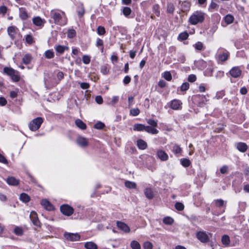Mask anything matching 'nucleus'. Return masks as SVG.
<instances>
[{
	"mask_svg": "<svg viewBox=\"0 0 249 249\" xmlns=\"http://www.w3.org/2000/svg\"><path fill=\"white\" fill-rule=\"evenodd\" d=\"M205 14L201 11H195L189 17L188 22L193 25L202 23L205 19Z\"/></svg>",
	"mask_w": 249,
	"mask_h": 249,
	"instance_id": "obj_1",
	"label": "nucleus"
},
{
	"mask_svg": "<svg viewBox=\"0 0 249 249\" xmlns=\"http://www.w3.org/2000/svg\"><path fill=\"white\" fill-rule=\"evenodd\" d=\"M61 13L62 15L55 10H52L50 13L55 24L59 25H64L67 23V18L65 17V13L63 11H61Z\"/></svg>",
	"mask_w": 249,
	"mask_h": 249,
	"instance_id": "obj_2",
	"label": "nucleus"
},
{
	"mask_svg": "<svg viewBox=\"0 0 249 249\" xmlns=\"http://www.w3.org/2000/svg\"><path fill=\"white\" fill-rule=\"evenodd\" d=\"M196 238L200 242L202 243H207L210 241V237L212 236V234L205 231H200L196 233Z\"/></svg>",
	"mask_w": 249,
	"mask_h": 249,
	"instance_id": "obj_3",
	"label": "nucleus"
},
{
	"mask_svg": "<svg viewBox=\"0 0 249 249\" xmlns=\"http://www.w3.org/2000/svg\"><path fill=\"white\" fill-rule=\"evenodd\" d=\"M4 73L10 76L14 82H18L20 80L18 72L11 68L5 67L3 69Z\"/></svg>",
	"mask_w": 249,
	"mask_h": 249,
	"instance_id": "obj_4",
	"label": "nucleus"
},
{
	"mask_svg": "<svg viewBox=\"0 0 249 249\" xmlns=\"http://www.w3.org/2000/svg\"><path fill=\"white\" fill-rule=\"evenodd\" d=\"M43 122V119L42 118L37 117L29 123V128L32 131H36L40 128Z\"/></svg>",
	"mask_w": 249,
	"mask_h": 249,
	"instance_id": "obj_5",
	"label": "nucleus"
},
{
	"mask_svg": "<svg viewBox=\"0 0 249 249\" xmlns=\"http://www.w3.org/2000/svg\"><path fill=\"white\" fill-rule=\"evenodd\" d=\"M60 210L63 214L67 216L72 215L74 212L73 209L67 204L62 205L60 207Z\"/></svg>",
	"mask_w": 249,
	"mask_h": 249,
	"instance_id": "obj_6",
	"label": "nucleus"
},
{
	"mask_svg": "<svg viewBox=\"0 0 249 249\" xmlns=\"http://www.w3.org/2000/svg\"><path fill=\"white\" fill-rule=\"evenodd\" d=\"M65 238L69 241H76L79 240L80 236L78 233L65 232L64 234Z\"/></svg>",
	"mask_w": 249,
	"mask_h": 249,
	"instance_id": "obj_7",
	"label": "nucleus"
},
{
	"mask_svg": "<svg viewBox=\"0 0 249 249\" xmlns=\"http://www.w3.org/2000/svg\"><path fill=\"white\" fill-rule=\"evenodd\" d=\"M41 205L47 211H53L54 209L52 204L47 199H43L41 201Z\"/></svg>",
	"mask_w": 249,
	"mask_h": 249,
	"instance_id": "obj_8",
	"label": "nucleus"
},
{
	"mask_svg": "<svg viewBox=\"0 0 249 249\" xmlns=\"http://www.w3.org/2000/svg\"><path fill=\"white\" fill-rule=\"evenodd\" d=\"M242 71L238 67H233L229 71L231 76L233 78H237L241 74Z\"/></svg>",
	"mask_w": 249,
	"mask_h": 249,
	"instance_id": "obj_9",
	"label": "nucleus"
},
{
	"mask_svg": "<svg viewBox=\"0 0 249 249\" xmlns=\"http://www.w3.org/2000/svg\"><path fill=\"white\" fill-rule=\"evenodd\" d=\"M182 102L178 99H174L171 101L170 107L174 110L181 108Z\"/></svg>",
	"mask_w": 249,
	"mask_h": 249,
	"instance_id": "obj_10",
	"label": "nucleus"
},
{
	"mask_svg": "<svg viewBox=\"0 0 249 249\" xmlns=\"http://www.w3.org/2000/svg\"><path fill=\"white\" fill-rule=\"evenodd\" d=\"M116 224L117 226L119 229L125 232H129L130 228L125 223L121 221H117Z\"/></svg>",
	"mask_w": 249,
	"mask_h": 249,
	"instance_id": "obj_11",
	"label": "nucleus"
},
{
	"mask_svg": "<svg viewBox=\"0 0 249 249\" xmlns=\"http://www.w3.org/2000/svg\"><path fill=\"white\" fill-rule=\"evenodd\" d=\"M30 217L32 221L33 224L35 226H38L39 224V221L38 220L37 213L35 212H31L30 215Z\"/></svg>",
	"mask_w": 249,
	"mask_h": 249,
	"instance_id": "obj_12",
	"label": "nucleus"
},
{
	"mask_svg": "<svg viewBox=\"0 0 249 249\" xmlns=\"http://www.w3.org/2000/svg\"><path fill=\"white\" fill-rule=\"evenodd\" d=\"M45 22L46 21L44 19H42L39 17H35V18H33V23L37 26H39V27L43 26Z\"/></svg>",
	"mask_w": 249,
	"mask_h": 249,
	"instance_id": "obj_13",
	"label": "nucleus"
},
{
	"mask_svg": "<svg viewBox=\"0 0 249 249\" xmlns=\"http://www.w3.org/2000/svg\"><path fill=\"white\" fill-rule=\"evenodd\" d=\"M157 155L158 158L162 161H166L168 159L167 154L162 150H158Z\"/></svg>",
	"mask_w": 249,
	"mask_h": 249,
	"instance_id": "obj_14",
	"label": "nucleus"
},
{
	"mask_svg": "<svg viewBox=\"0 0 249 249\" xmlns=\"http://www.w3.org/2000/svg\"><path fill=\"white\" fill-rule=\"evenodd\" d=\"M6 182L9 185L16 186L19 184V181L13 177H9L6 179Z\"/></svg>",
	"mask_w": 249,
	"mask_h": 249,
	"instance_id": "obj_15",
	"label": "nucleus"
},
{
	"mask_svg": "<svg viewBox=\"0 0 249 249\" xmlns=\"http://www.w3.org/2000/svg\"><path fill=\"white\" fill-rule=\"evenodd\" d=\"M77 143L82 147H86L88 145V142L86 138L79 137L77 139Z\"/></svg>",
	"mask_w": 249,
	"mask_h": 249,
	"instance_id": "obj_16",
	"label": "nucleus"
},
{
	"mask_svg": "<svg viewBox=\"0 0 249 249\" xmlns=\"http://www.w3.org/2000/svg\"><path fill=\"white\" fill-rule=\"evenodd\" d=\"M16 29L15 26H10L7 28L8 34L12 39L15 38Z\"/></svg>",
	"mask_w": 249,
	"mask_h": 249,
	"instance_id": "obj_17",
	"label": "nucleus"
},
{
	"mask_svg": "<svg viewBox=\"0 0 249 249\" xmlns=\"http://www.w3.org/2000/svg\"><path fill=\"white\" fill-rule=\"evenodd\" d=\"M237 149L241 152H245L248 149L247 145L244 142H238L236 144Z\"/></svg>",
	"mask_w": 249,
	"mask_h": 249,
	"instance_id": "obj_18",
	"label": "nucleus"
},
{
	"mask_svg": "<svg viewBox=\"0 0 249 249\" xmlns=\"http://www.w3.org/2000/svg\"><path fill=\"white\" fill-rule=\"evenodd\" d=\"M191 6V3L187 1L182 2L180 5V8L182 12H186L189 10Z\"/></svg>",
	"mask_w": 249,
	"mask_h": 249,
	"instance_id": "obj_19",
	"label": "nucleus"
},
{
	"mask_svg": "<svg viewBox=\"0 0 249 249\" xmlns=\"http://www.w3.org/2000/svg\"><path fill=\"white\" fill-rule=\"evenodd\" d=\"M19 17L22 20L27 19L28 18V15L24 8H20L19 9Z\"/></svg>",
	"mask_w": 249,
	"mask_h": 249,
	"instance_id": "obj_20",
	"label": "nucleus"
},
{
	"mask_svg": "<svg viewBox=\"0 0 249 249\" xmlns=\"http://www.w3.org/2000/svg\"><path fill=\"white\" fill-rule=\"evenodd\" d=\"M144 193L146 197L149 199H152L153 198V192L151 188H146L145 189L144 191Z\"/></svg>",
	"mask_w": 249,
	"mask_h": 249,
	"instance_id": "obj_21",
	"label": "nucleus"
},
{
	"mask_svg": "<svg viewBox=\"0 0 249 249\" xmlns=\"http://www.w3.org/2000/svg\"><path fill=\"white\" fill-rule=\"evenodd\" d=\"M75 124L76 125L81 129L85 130L86 129V124L80 119L76 120L75 121Z\"/></svg>",
	"mask_w": 249,
	"mask_h": 249,
	"instance_id": "obj_22",
	"label": "nucleus"
},
{
	"mask_svg": "<svg viewBox=\"0 0 249 249\" xmlns=\"http://www.w3.org/2000/svg\"><path fill=\"white\" fill-rule=\"evenodd\" d=\"M137 145L139 148L142 150L145 149L147 147L146 142L141 139L137 141Z\"/></svg>",
	"mask_w": 249,
	"mask_h": 249,
	"instance_id": "obj_23",
	"label": "nucleus"
},
{
	"mask_svg": "<svg viewBox=\"0 0 249 249\" xmlns=\"http://www.w3.org/2000/svg\"><path fill=\"white\" fill-rule=\"evenodd\" d=\"M234 19V17L231 14H228L224 17V20L227 24H231L233 22Z\"/></svg>",
	"mask_w": 249,
	"mask_h": 249,
	"instance_id": "obj_24",
	"label": "nucleus"
},
{
	"mask_svg": "<svg viewBox=\"0 0 249 249\" xmlns=\"http://www.w3.org/2000/svg\"><path fill=\"white\" fill-rule=\"evenodd\" d=\"M145 131L152 134H156L159 132V131L156 128L149 126H145Z\"/></svg>",
	"mask_w": 249,
	"mask_h": 249,
	"instance_id": "obj_25",
	"label": "nucleus"
},
{
	"mask_svg": "<svg viewBox=\"0 0 249 249\" xmlns=\"http://www.w3.org/2000/svg\"><path fill=\"white\" fill-rule=\"evenodd\" d=\"M145 126L144 124H134L133 129L135 131H145Z\"/></svg>",
	"mask_w": 249,
	"mask_h": 249,
	"instance_id": "obj_26",
	"label": "nucleus"
},
{
	"mask_svg": "<svg viewBox=\"0 0 249 249\" xmlns=\"http://www.w3.org/2000/svg\"><path fill=\"white\" fill-rule=\"evenodd\" d=\"M85 247L86 249H97V245L92 242H88L85 244Z\"/></svg>",
	"mask_w": 249,
	"mask_h": 249,
	"instance_id": "obj_27",
	"label": "nucleus"
},
{
	"mask_svg": "<svg viewBox=\"0 0 249 249\" xmlns=\"http://www.w3.org/2000/svg\"><path fill=\"white\" fill-rule=\"evenodd\" d=\"M221 242L226 246H229L230 243V237L227 235H224L221 238Z\"/></svg>",
	"mask_w": 249,
	"mask_h": 249,
	"instance_id": "obj_28",
	"label": "nucleus"
},
{
	"mask_svg": "<svg viewBox=\"0 0 249 249\" xmlns=\"http://www.w3.org/2000/svg\"><path fill=\"white\" fill-rule=\"evenodd\" d=\"M19 198L21 201L25 203L28 202L30 200V196L25 193L21 194Z\"/></svg>",
	"mask_w": 249,
	"mask_h": 249,
	"instance_id": "obj_29",
	"label": "nucleus"
},
{
	"mask_svg": "<svg viewBox=\"0 0 249 249\" xmlns=\"http://www.w3.org/2000/svg\"><path fill=\"white\" fill-rule=\"evenodd\" d=\"M124 185L126 187L129 189H135L137 187V185L135 182L128 180L124 182Z\"/></svg>",
	"mask_w": 249,
	"mask_h": 249,
	"instance_id": "obj_30",
	"label": "nucleus"
},
{
	"mask_svg": "<svg viewBox=\"0 0 249 249\" xmlns=\"http://www.w3.org/2000/svg\"><path fill=\"white\" fill-rule=\"evenodd\" d=\"M32 56L29 54H25L22 58L23 63L26 65L29 64L32 60Z\"/></svg>",
	"mask_w": 249,
	"mask_h": 249,
	"instance_id": "obj_31",
	"label": "nucleus"
},
{
	"mask_svg": "<svg viewBox=\"0 0 249 249\" xmlns=\"http://www.w3.org/2000/svg\"><path fill=\"white\" fill-rule=\"evenodd\" d=\"M45 57L47 59H51L54 57V53L52 50H48L44 53Z\"/></svg>",
	"mask_w": 249,
	"mask_h": 249,
	"instance_id": "obj_32",
	"label": "nucleus"
},
{
	"mask_svg": "<svg viewBox=\"0 0 249 249\" xmlns=\"http://www.w3.org/2000/svg\"><path fill=\"white\" fill-rule=\"evenodd\" d=\"M229 57V54L228 53H223L221 54L218 55V59L221 62L226 61Z\"/></svg>",
	"mask_w": 249,
	"mask_h": 249,
	"instance_id": "obj_33",
	"label": "nucleus"
},
{
	"mask_svg": "<svg viewBox=\"0 0 249 249\" xmlns=\"http://www.w3.org/2000/svg\"><path fill=\"white\" fill-rule=\"evenodd\" d=\"M131 247L132 249H141V245L137 241L134 240L131 242Z\"/></svg>",
	"mask_w": 249,
	"mask_h": 249,
	"instance_id": "obj_34",
	"label": "nucleus"
},
{
	"mask_svg": "<svg viewBox=\"0 0 249 249\" xmlns=\"http://www.w3.org/2000/svg\"><path fill=\"white\" fill-rule=\"evenodd\" d=\"M182 165L184 167H187L189 166L191 163L190 160L187 159H182L180 160Z\"/></svg>",
	"mask_w": 249,
	"mask_h": 249,
	"instance_id": "obj_35",
	"label": "nucleus"
},
{
	"mask_svg": "<svg viewBox=\"0 0 249 249\" xmlns=\"http://www.w3.org/2000/svg\"><path fill=\"white\" fill-rule=\"evenodd\" d=\"M195 49L198 51H202L204 49L203 44L201 42H197L194 45Z\"/></svg>",
	"mask_w": 249,
	"mask_h": 249,
	"instance_id": "obj_36",
	"label": "nucleus"
},
{
	"mask_svg": "<svg viewBox=\"0 0 249 249\" xmlns=\"http://www.w3.org/2000/svg\"><path fill=\"white\" fill-rule=\"evenodd\" d=\"M66 48V47L63 46L58 45L55 48V49L57 53L62 54L64 53Z\"/></svg>",
	"mask_w": 249,
	"mask_h": 249,
	"instance_id": "obj_37",
	"label": "nucleus"
},
{
	"mask_svg": "<svg viewBox=\"0 0 249 249\" xmlns=\"http://www.w3.org/2000/svg\"><path fill=\"white\" fill-rule=\"evenodd\" d=\"M163 77L167 81H170L172 80V75L169 71H165L163 73Z\"/></svg>",
	"mask_w": 249,
	"mask_h": 249,
	"instance_id": "obj_38",
	"label": "nucleus"
},
{
	"mask_svg": "<svg viewBox=\"0 0 249 249\" xmlns=\"http://www.w3.org/2000/svg\"><path fill=\"white\" fill-rule=\"evenodd\" d=\"M140 111L138 108H132L130 111V114L133 116H137L140 114Z\"/></svg>",
	"mask_w": 249,
	"mask_h": 249,
	"instance_id": "obj_39",
	"label": "nucleus"
},
{
	"mask_svg": "<svg viewBox=\"0 0 249 249\" xmlns=\"http://www.w3.org/2000/svg\"><path fill=\"white\" fill-rule=\"evenodd\" d=\"M131 9L128 7H125L123 8V13L125 17H128L131 13Z\"/></svg>",
	"mask_w": 249,
	"mask_h": 249,
	"instance_id": "obj_40",
	"label": "nucleus"
},
{
	"mask_svg": "<svg viewBox=\"0 0 249 249\" xmlns=\"http://www.w3.org/2000/svg\"><path fill=\"white\" fill-rule=\"evenodd\" d=\"M163 222L166 225H171L174 222V220L170 217H166L163 219Z\"/></svg>",
	"mask_w": 249,
	"mask_h": 249,
	"instance_id": "obj_41",
	"label": "nucleus"
},
{
	"mask_svg": "<svg viewBox=\"0 0 249 249\" xmlns=\"http://www.w3.org/2000/svg\"><path fill=\"white\" fill-rule=\"evenodd\" d=\"M175 10V7L173 4L170 3L167 4V11L168 13L173 14Z\"/></svg>",
	"mask_w": 249,
	"mask_h": 249,
	"instance_id": "obj_42",
	"label": "nucleus"
},
{
	"mask_svg": "<svg viewBox=\"0 0 249 249\" xmlns=\"http://www.w3.org/2000/svg\"><path fill=\"white\" fill-rule=\"evenodd\" d=\"M189 36L187 32H183L180 33L178 36V39L181 40H184L188 38Z\"/></svg>",
	"mask_w": 249,
	"mask_h": 249,
	"instance_id": "obj_43",
	"label": "nucleus"
},
{
	"mask_svg": "<svg viewBox=\"0 0 249 249\" xmlns=\"http://www.w3.org/2000/svg\"><path fill=\"white\" fill-rule=\"evenodd\" d=\"M173 151L175 154H179L181 152L182 149L178 145L175 144L173 146Z\"/></svg>",
	"mask_w": 249,
	"mask_h": 249,
	"instance_id": "obj_44",
	"label": "nucleus"
},
{
	"mask_svg": "<svg viewBox=\"0 0 249 249\" xmlns=\"http://www.w3.org/2000/svg\"><path fill=\"white\" fill-rule=\"evenodd\" d=\"M105 126V124L101 122H98L94 125V128L97 129H102Z\"/></svg>",
	"mask_w": 249,
	"mask_h": 249,
	"instance_id": "obj_45",
	"label": "nucleus"
},
{
	"mask_svg": "<svg viewBox=\"0 0 249 249\" xmlns=\"http://www.w3.org/2000/svg\"><path fill=\"white\" fill-rule=\"evenodd\" d=\"M199 98L200 100V102L199 103L200 106H202L203 104H205L208 101V99L205 95L199 96Z\"/></svg>",
	"mask_w": 249,
	"mask_h": 249,
	"instance_id": "obj_46",
	"label": "nucleus"
},
{
	"mask_svg": "<svg viewBox=\"0 0 249 249\" xmlns=\"http://www.w3.org/2000/svg\"><path fill=\"white\" fill-rule=\"evenodd\" d=\"M153 11L157 16H159L160 15V11L159 10V6L158 4H155L153 6Z\"/></svg>",
	"mask_w": 249,
	"mask_h": 249,
	"instance_id": "obj_47",
	"label": "nucleus"
},
{
	"mask_svg": "<svg viewBox=\"0 0 249 249\" xmlns=\"http://www.w3.org/2000/svg\"><path fill=\"white\" fill-rule=\"evenodd\" d=\"M97 32L98 35H104L106 33V30L103 26H100L97 28Z\"/></svg>",
	"mask_w": 249,
	"mask_h": 249,
	"instance_id": "obj_48",
	"label": "nucleus"
},
{
	"mask_svg": "<svg viewBox=\"0 0 249 249\" xmlns=\"http://www.w3.org/2000/svg\"><path fill=\"white\" fill-rule=\"evenodd\" d=\"M77 13L79 17H82L84 15L85 9L83 4H81V6L79 8Z\"/></svg>",
	"mask_w": 249,
	"mask_h": 249,
	"instance_id": "obj_49",
	"label": "nucleus"
},
{
	"mask_svg": "<svg viewBox=\"0 0 249 249\" xmlns=\"http://www.w3.org/2000/svg\"><path fill=\"white\" fill-rule=\"evenodd\" d=\"M180 88L181 91H186L189 88V84L188 82H184L182 84Z\"/></svg>",
	"mask_w": 249,
	"mask_h": 249,
	"instance_id": "obj_50",
	"label": "nucleus"
},
{
	"mask_svg": "<svg viewBox=\"0 0 249 249\" xmlns=\"http://www.w3.org/2000/svg\"><path fill=\"white\" fill-rule=\"evenodd\" d=\"M175 206L177 210L180 211H182L184 208V205L180 202H177L175 204Z\"/></svg>",
	"mask_w": 249,
	"mask_h": 249,
	"instance_id": "obj_51",
	"label": "nucleus"
},
{
	"mask_svg": "<svg viewBox=\"0 0 249 249\" xmlns=\"http://www.w3.org/2000/svg\"><path fill=\"white\" fill-rule=\"evenodd\" d=\"M147 123L151 125V126L153 127H156L158 125L157 121H155L153 119H149L147 121Z\"/></svg>",
	"mask_w": 249,
	"mask_h": 249,
	"instance_id": "obj_52",
	"label": "nucleus"
},
{
	"mask_svg": "<svg viewBox=\"0 0 249 249\" xmlns=\"http://www.w3.org/2000/svg\"><path fill=\"white\" fill-rule=\"evenodd\" d=\"M76 35V32L73 29L69 30L68 33V37L69 38H73Z\"/></svg>",
	"mask_w": 249,
	"mask_h": 249,
	"instance_id": "obj_53",
	"label": "nucleus"
},
{
	"mask_svg": "<svg viewBox=\"0 0 249 249\" xmlns=\"http://www.w3.org/2000/svg\"><path fill=\"white\" fill-rule=\"evenodd\" d=\"M101 72L104 75L107 74L109 72V69L105 66H102L101 67Z\"/></svg>",
	"mask_w": 249,
	"mask_h": 249,
	"instance_id": "obj_54",
	"label": "nucleus"
},
{
	"mask_svg": "<svg viewBox=\"0 0 249 249\" xmlns=\"http://www.w3.org/2000/svg\"><path fill=\"white\" fill-rule=\"evenodd\" d=\"M144 249H152L153 245L150 242H145L143 244Z\"/></svg>",
	"mask_w": 249,
	"mask_h": 249,
	"instance_id": "obj_55",
	"label": "nucleus"
},
{
	"mask_svg": "<svg viewBox=\"0 0 249 249\" xmlns=\"http://www.w3.org/2000/svg\"><path fill=\"white\" fill-rule=\"evenodd\" d=\"M215 205L218 207H221L224 205V201L221 199H217L215 201Z\"/></svg>",
	"mask_w": 249,
	"mask_h": 249,
	"instance_id": "obj_56",
	"label": "nucleus"
},
{
	"mask_svg": "<svg viewBox=\"0 0 249 249\" xmlns=\"http://www.w3.org/2000/svg\"><path fill=\"white\" fill-rule=\"evenodd\" d=\"M14 233L18 235H21L23 234V230L21 228L16 227L14 230Z\"/></svg>",
	"mask_w": 249,
	"mask_h": 249,
	"instance_id": "obj_57",
	"label": "nucleus"
},
{
	"mask_svg": "<svg viewBox=\"0 0 249 249\" xmlns=\"http://www.w3.org/2000/svg\"><path fill=\"white\" fill-rule=\"evenodd\" d=\"M25 40L26 41L30 44H32L33 42V38L32 36L30 35H27L26 36Z\"/></svg>",
	"mask_w": 249,
	"mask_h": 249,
	"instance_id": "obj_58",
	"label": "nucleus"
},
{
	"mask_svg": "<svg viewBox=\"0 0 249 249\" xmlns=\"http://www.w3.org/2000/svg\"><path fill=\"white\" fill-rule=\"evenodd\" d=\"M83 62L85 64H88L90 61V57L88 55H84L82 58Z\"/></svg>",
	"mask_w": 249,
	"mask_h": 249,
	"instance_id": "obj_59",
	"label": "nucleus"
},
{
	"mask_svg": "<svg viewBox=\"0 0 249 249\" xmlns=\"http://www.w3.org/2000/svg\"><path fill=\"white\" fill-rule=\"evenodd\" d=\"M196 79V76L194 74H191L188 77V80L190 82H194Z\"/></svg>",
	"mask_w": 249,
	"mask_h": 249,
	"instance_id": "obj_60",
	"label": "nucleus"
},
{
	"mask_svg": "<svg viewBox=\"0 0 249 249\" xmlns=\"http://www.w3.org/2000/svg\"><path fill=\"white\" fill-rule=\"evenodd\" d=\"M220 173L222 174H226L228 172V167L227 165H224L220 168Z\"/></svg>",
	"mask_w": 249,
	"mask_h": 249,
	"instance_id": "obj_61",
	"label": "nucleus"
},
{
	"mask_svg": "<svg viewBox=\"0 0 249 249\" xmlns=\"http://www.w3.org/2000/svg\"><path fill=\"white\" fill-rule=\"evenodd\" d=\"M95 101L98 104H102L103 102L102 96L100 95L96 96Z\"/></svg>",
	"mask_w": 249,
	"mask_h": 249,
	"instance_id": "obj_62",
	"label": "nucleus"
},
{
	"mask_svg": "<svg viewBox=\"0 0 249 249\" xmlns=\"http://www.w3.org/2000/svg\"><path fill=\"white\" fill-rule=\"evenodd\" d=\"M89 87V84L88 83L83 82L80 84V87L84 89H88Z\"/></svg>",
	"mask_w": 249,
	"mask_h": 249,
	"instance_id": "obj_63",
	"label": "nucleus"
},
{
	"mask_svg": "<svg viewBox=\"0 0 249 249\" xmlns=\"http://www.w3.org/2000/svg\"><path fill=\"white\" fill-rule=\"evenodd\" d=\"M166 85V83L163 80H160L158 82V86L161 88H163Z\"/></svg>",
	"mask_w": 249,
	"mask_h": 249,
	"instance_id": "obj_64",
	"label": "nucleus"
}]
</instances>
